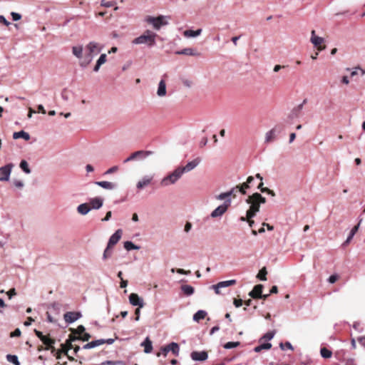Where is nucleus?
Segmentation results:
<instances>
[{
    "label": "nucleus",
    "mask_w": 365,
    "mask_h": 365,
    "mask_svg": "<svg viewBox=\"0 0 365 365\" xmlns=\"http://www.w3.org/2000/svg\"><path fill=\"white\" fill-rule=\"evenodd\" d=\"M236 283V280L235 279H230L227 281H222L220 282H218L217 284H214L211 286V288L215 290V292L217 294H220V289L225 288L229 286L233 285Z\"/></svg>",
    "instance_id": "9"
},
{
    "label": "nucleus",
    "mask_w": 365,
    "mask_h": 365,
    "mask_svg": "<svg viewBox=\"0 0 365 365\" xmlns=\"http://www.w3.org/2000/svg\"><path fill=\"white\" fill-rule=\"evenodd\" d=\"M77 339H79V337H73V338H72L71 339H68L65 344H61L62 351L64 354H67L68 351L73 348V346L72 344V341H75V340H77Z\"/></svg>",
    "instance_id": "24"
},
{
    "label": "nucleus",
    "mask_w": 365,
    "mask_h": 365,
    "mask_svg": "<svg viewBox=\"0 0 365 365\" xmlns=\"http://www.w3.org/2000/svg\"><path fill=\"white\" fill-rule=\"evenodd\" d=\"M94 183L103 189L110 190H113L117 187L116 184L108 181H96Z\"/></svg>",
    "instance_id": "22"
},
{
    "label": "nucleus",
    "mask_w": 365,
    "mask_h": 365,
    "mask_svg": "<svg viewBox=\"0 0 365 365\" xmlns=\"http://www.w3.org/2000/svg\"><path fill=\"white\" fill-rule=\"evenodd\" d=\"M153 154V152L151 150H138L134 152L135 158L138 160H143Z\"/></svg>",
    "instance_id": "20"
},
{
    "label": "nucleus",
    "mask_w": 365,
    "mask_h": 365,
    "mask_svg": "<svg viewBox=\"0 0 365 365\" xmlns=\"http://www.w3.org/2000/svg\"><path fill=\"white\" fill-rule=\"evenodd\" d=\"M7 296L9 297V299H11L16 294V290L14 288L10 289L6 292Z\"/></svg>",
    "instance_id": "52"
},
{
    "label": "nucleus",
    "mask_w": 365,
    "mask_h": 365,
    "mask_svg": "<svg viewBox=\"0 0 365 365\" xmlns=\"http://www.w3.org/2000/svg\"><path fill=\"white\" fill-rule=\"evenodd\" d=\"M123 247L128 251L140 249L139 246L134 245L131 241H125L123 244Z\"/></svg>",
    "instance_id": "35"
},
{
    "label": "nucleus",
    "mask_w": 365,
    "mask_h": 365,
    "mask_svg": "<svg viewBox=\"0 0 365 365\" xmlns=\"http://www.w3.org/2000/svg\"><path fill=\"white\" fill-rule=\"evenodd\" d=\"M181 289L187 296H190L194 293V288L191 285L184 284L181 286Z\"/></svg>",
    "instance_id": "33"
},
{
    "label": "nucleus",
    "mask_w": 365,
    "mask_h": 365,
    "mask_svg": "<svg viewBox=\"0 0 365 365\" xmlns=\"http://www.w3.org/2000/svg\"><path fill=\"white\" fill-rule=\"evenodd\" d=\"M91 343L92 347L95 348L96 346L103 344L104 339H101L94 340V341H91Z\"/></svg>",
    "instance_id": "47"
},
{
    "label": "nucleus",
    "mask_w": 365,
    "mask_h": 365,
    "mask_svg": "<svg viewBox=\"0 0 365 365\" xmlns=\"http://www.w3.org/2000/svg\"><path fill=\"white\" fill-rule=\"evenodd\" d=\"M168 19L169 16L160 15L157 17H153L151 16H147L145 19V21L153 26V29L155 30H160L162 26L168 25Z\"/></svg>",
    "instance_id": "4"
},
{
    "label": "nucleus",
    "mask_w": 365,
    "mask_h": 365,
    "mask_svg": "<svg viewBox=\"0 0 365 365\" xmlns=\"http://www.w3.org/2000/svg\"><path fill=\"white\" fill-rule=\"evenodd\" d=\"M310 41L314 46H319L324 43V39L322 37L316 36L315 31L312 30L311 32Z\"/></svg>",
    "instance_id": "21"
},
{
    "label": "nucleus",
    "mask_w": 365,
    "mask_h": 365,
    "mask_svg": "<svg viewBox=\"0 0 365 365\" xmlns=\"http://www.w3.org/2000/svg\"><path fill=\"white\" fill-rule=\"evenodd\" d=\"M20 138L24 139L25 140H30L31 137L28 133H26L24 130L14 133V134H13L14 139H19Z\"/></svg>",
    "instance_id": "30"
},
{
    "label": "nucleus",
    "mask_w": 365,
    "mask_h": 365,
    "mask_svg": "<svg viewBox=\"0 0 365 365\" xmlns=\"http://www.w3.org/2000/svg\"><path fill=\"white\" fill-rule=\"evenodd\" d=\"M192 228V224L190 222H187L185 225L184 230L185 232H189Z\"/></svg>",
    "instance_id": "62"
},
{
    "label": "nucleus",
    "mask_w": 365,
    "mask_h": 365,
    "mask_svg": "<svg viewBox=\"0 0 365 365\" xmlns=\"http://www.w3.org/2000/svg\"><path fill=\"white\" fill-rule=\"evenodd\" d=\"M90 338H91V335L88 333H84L83 336L80 339L81 340H83V341H87L89 340Z\"/></svg>",
    "instance_id": "61"
},
{
    "label": "nucleus",
    "mask_w": 365,
    "mask_h": 365,
    "mask_svg": "<svg viewBox=\"0 0 365 365\" xmlns=\"http://www.w3.org/2000/svg\"><path fill=\"white\" fill-rule=\"evenodd\" d=\"M240 345L239 341H229L224 345V348L226 349H230L235 348Z\"/></svg>",
    "instance_id": "43"
},
{
    "label": "nucleus",
    "mask_w": 365,
    "mask_h": 365,
    "mask_svg": "<svg viewBox=\"0 0 365 365\" xmlns=\"http://www.w3.org/2000/svg\"><path fill=\"white\" fill-rule=\"evenodd\" d=\"M230 205L231 200H225L223 204L219 205L211 212L210 217L212 218L222 217L226 212Z\"/></svg>",
    "instance_id": "6"
},
{
    "label": "nucleus",
    "mask_w": 365,
    "mask_h": 365,
    "mask_svg": "<svg viewBox=\"0 0 365 365\" xmlns=\"http://www.w3.org/2000/svg\"><path fill=\"white\" fill-rule=\"evenodd\" d=\"M157 34L150 30H146L140 36L133 40V44H146L148 47H153L156 44Z\"/></svg>",
    "instance_id": "3"
},
{
    "label": "nucleus",
    "mask_w": 365,
    "mask_h": 365,
    "mask_svg": "<svg viewBox=\"0 0 365 365\" xmlns=\"http://www.w3.org/2000/svg\"><path fill=\"white\" fill-rule=\"evenodd\" d=\"M190 357L193 361H204L207 359L208 354L205 351H194L191 352Z\"/></svg>",
    "instance_id": "11"
},
{
    "label": "nucleus",
    "mask_w": 365,
    "mask_h": 365,
    "mask_svg": "<svg viewBox=\"0 0 365 365\" xmlns=\"http://www.w3.org/2000/svg\"><path fill=\"white\" fill-rule=\"evenodd\" d=\"M11 15L12 16L13 21H17L20 20L21 18V15L19 13L11 12Z\"/></svg>",
    "instance_id": "49"
},
{
    "label": "nucleus",
    "mask_w": 365,
    "mask_h": 365,
    "mask_svg": "<svg viewBox=\"0 0 365 365\" xmlns=\"http://www.w3.org/2000/svg\"><path fill=\"white\" fill-rule=\"evenodd\" d=\"M153 180V175H145L143 178L138 182L136 187L139 190L144 188L149 185Z\"/></svg>",
    "instance_id": "13"
},
{
    "label": "nucleus",
    "mask_w": 365,
    "mask_h": 365,
    "mask_svg": "<svg viewBox=\"0 0 365 365\" xmlns=\"http://www.w3.org/2000/svg\"><path fill=\"white\" fill-rule=\"evenodd\" d=\"M263 285H255L253 289L250 292L249 295L254 299L262 298Z\"/></svg>",
    "instance_id": "17"
},
{
    "label": "nucleus",
    "mask_w": 365,
    "mask_h": 365,
    "mask_svg": "<svg viewBox=\"0 0 365 365\" xmlns=\"http://www.w3.org/2000/svg\"><path fill=\"white\" fill-rule=\"evenodd\" d=\"M129 302L133 306H138V308L144 307L143 298L140 297L137 294H130L129 296Z\"/></svg>",
    "instance_id": "12"
},
{
    "label": "nucleus",
    "mask_w": 365,
    "mask_h": 365,
    "mask_svg": "<svg viewBox=\"0 0 365 365\" xmlns=\"http://www.w3.org/2000/svg\"><path fill=\"white\" fill-rule=\"evenodd\" d=\"M175 54L178 55H187V56H197L198 55L197 52L191 48H186L180 51H178L175 52Z\"/></svg>",
    "instance_id": "28"
},
{
    "label": "nucleus",
    "mask_w": 365,
    "mask_h": 365,
    "mask_svg": "<svg viewBox=\"0 0 365 365\" xmlns=\"http://www.w3.org/2000/svg\"><path fill=\"white\" fill-rule=\"evenodd\" d=\"M182 84L187 88H190L192 85V82L189 79H182Z\"/></svg>",
    "instance_id": "51"
},
{
    "label": "nucleus",
    "mask_w": 365,
    "mask_h": 365,
    "mask_svg": "<svg viewBox=\"0 0 365 365\" xmlns=\"http://www.w3.org/2000/svg\"><path fill=\"white\" fill-rule=\"evenodd\" d=\"M201 160L200 158H197L192 161H190L184 167H182L185 173H187L195 168L200 163Z\"/></svg>",
    "instance_id": "18"
},
{
    "label": "nucleus",
    "mask_w": 365,
    "mask_h": 365,
    "mask_svg": "<svg viewBox=\"0 0 365 365\" xmlns=\"http://www.w3.org/2000/svg\"><path fill=\"white\" fill-rule=\"evenodd\" d=\"M135 160L134 153H133L129 157L123 160L124 163Z\"/></svg>",
    "instance_id": "56"
},
{
    "label": "nucleus",
    "mask_w": 365,
    "mask_h": 365,
    "mask_svg": "<svg viewBox=\"0 0 365 365\" xmlns=\"http://www.w3.org/2000/svg\"><path fill=\"white\" fill-rule=\"evenodd\" d=\"M14 185L16 187H19V188H22L24 187V182L21 180H14Z\"/></svg>",
    "instance_id": "55"
},
{
    "label": "nucleus",
    "mask_w": 365,
    "mask_h": 365,
    "mask_svg": "<svg viewBox=\"0 0 365 365\" xmlns=\"http://www.w3.org/2000/svg\"><path fill=\"white\" fill-rule=\"evenodd\" d=\"M157 95L163 97L166 95V84L164 80H161L158 83Z\"/></svg>",
    "instance_id": "25"
},
{
    "label": "nucleus",
    "mask_w": 365,
    "mask_h": 365,
    "mask_svg": "<svg viewBox=\"0 0 365 365\" xmlns=\"http://www.w3.org/2000/svg\"><path fill=\"white\" fill-rule=\"evenodd\" d=\"M141 346H144V351L146 354L150 353L153 350L152 341L149 339L148 337H147L144 341L142 342Z\"/></svg>",
    "instance_id": "29"
},
{
    "label": "nucleus",
    "mask_w": 365,
    "mask_h": 365,
    "mask_svg": "<svg viewBox=\"0 0 365 365\" xmlns=\"http://www.w3.org/2000/svg\"><path fill=\"white\" fill-rule=\"evenodd\" d=\"M112 247L107 245L103 254V259L106 260L112 255Z\"/></svg>",
    "instance_id": "41"
},
{
    "label": "nucleus",
    "mask_w": 365,
    "mask_h": 365,
    "mask_svg": "<svg viewBox=\"0 0 365 365\" xmlns=\"http://www.w3.org/2000/svg\"><path fill=\"white\" fill-rule=\"evenodd\" d=\"M6 357L9 362L12 363L14 365H21L16 355L7 354Z\"/></svg>",
    "instance_id": "36"
},
{
    "label": "nucleus",
    "mask_w": 365,
    "mask_h": 365,
    "mask_svg": "<svg viewBox=\"0 0 365 365\" xmlns=\"http://www.w3.org/2000/svg\"><path fill=\"white\" fill-rule=\"evenodd\" d=\"M274 336V331H269V332L266 333L264 335L263 339H265L269 341V340L273 339Z\"/></svg>",
    "instance_id": "48"
},
{
    "label": "nucleus",
    "mask_w": 365,
    "mask_h": 365,
    "mask_svg": "<svg viewBox=\"0 0 365 365\" xmlns=\"http://www.w3.org/2000/svg\"><path fill=\"white\" fill-rule=\"evenodd\" d=\"M266 275H267V270H266V268L264 267L262 269H260V271L259 272V273L257 274V277L262 281H266L267 280Z\"/></svg>",
    "instance_id": "44"
},
{
    "label": "nucleus",
    "mask_w": 365,
    "mask_h": 365,
    "mask_svg": "<svg viewBox=\"0 0 365 365\" xmlns=\"http://www.w3.org/2000/svg\"><path fill=\"white\" fill-rule=\"evenodd\" d=\"M233 304L236 307H240L242 305V300L235 299L233 302Z\"/></svg>",
    "instance_id": "57"
},
{
    "label": "nucleus",
    "mask_w": 365,
    "mask_h": 365,
    "mask_svg": "<svg viewBox=\"0 0 365 365\" xmlns=\"http://www.w3.org/2000/svg\"><path fill=\"white\" fill-rule=\"evenodd\" d=\"M361 222V220L359 221V224L356 226H354L351 230L350 231L346 241L344 242V245H347L349 244L351 240L353 239L354 236L355 235L356 232H357L359 227V225H360V222Z\"/></svg>",
    "instance_id": "31"
},
{
    "label": "nucleus",
    "mask_w": 365,
    "mask_h": 365,
    "mask_svg": "<svg viewBox=\"0 0 365 365\" xmlns=\"http://www.w3.org/2000/svg\"><path fill=\"white\" fill-rule=\"evenodd\" d=\"M107 56L106 53H102L98 59L97 60L96 64L93 68V71L98 72L100 69L101 65L104 64L106 62Z\"/></svg>",
    "instance_id": "27"
},
{
    "label": "nucleus",
    "mask_w": 365,
    "mask_h": 365,
    "mask_svg": "<svg viewBox=\"0 0 365 365\" xmlns=\"http://www.w3.org/2000/svg\"><path fill=\"white\" fill-rule=\"evenodd\" d=\"M231 192H222L220 194H219L218 195H217L215 197V198L217 200H231Z\"/></svg>",
    "instance_id": "38"
},
{
    "label": "nucleus",
    "mask_w": 365,
    "mask_h": 365,
    "mask_svg": "<svg viewBox=\"0 0 365 365\" xmlns=\"http://www.w3.org/2000/svg\"><path fill=\"white\" fill-rule=\"evenodd\" d=\"M118 169V168L117 166H113L110 168H109L108 170H107L106 172H105V175H108V174H111L115 171H117Z\"/></svg>",
    "instance_id": "53"
},
{
    "label": "nucleus",
    "mask_w": 365,
    "mask_h": 365,
    "mask_svg": "<svg viewBox=\"0 0 365 365\" xmlns=\"http://www.w3.org/2000/svg\"><path fill=\"white\" fill-rule=\"evenodd\" d=\"M122 236V230H116L109 238L108 245L113 247L118 242Z\"/></svg>",
    "instance_id": "16"
},
{
    "label": "nucleus",
    "mask_w": 365,
    "mask_h": 365,
    "mask_svg": "<svg viewBox=\"0 0 365 365\" xmlns=\"http://www.w3.org/2000/svg\"><path fill=\"white\" fill-rule=\"evenodd\" d=\"M14 165L6 164L0 168V181H8L9 180Z\"/></svg>",
    "instance_id": "7"
},
{
    "label": "nucleus",
    "mask_w": 365,
    "mask_h": 365,
    "mask_svg": "<svg viewBox=\"0 0 365 365\" xmlns=\"http://www.w3.org/2000/svg\"><path fill=\"white\" fill-rule=\"evenodd\" d=\"M91 210V207L88 203H82L77 207V212L82 215H87Z\"/></svg>",
    "instance_id": "23"
},
{
    "label": "nucleus",
    "mask_w": 365,
    "mask_h": 365,
    "mask_svg": "<svg viewBox=\"0 0 365 365\" xmlns=\"http://www.w3.org/2000/svg\"><path fill=\"white\" fill-rule=\"evenodd\" d=\"M172 173L174 175V176L178 180L182 177L183 173H185V172H184L183 169L182 168V167H178Z\"/></svg>",
    "instance_id": "42"
},
{
    "label": "nucleus",
    "mask_w": 365,
    "mask_h": 365,
    "mask_svg": "<svg viewBox=\"0 0 365 365\" xmlns=\"http://www.w3.org/2000/svg\"><path fill=\"white\" fill-rule=\"evenodd\" d=\"M281 132V129L278 126H274L273 128L267 131L265 134L264 142L269 143L276 140L277 135Z\"/></svg>",
    "instance_id": "8"
},
{
    "label": "nucleus",
    "mask_w": 365,
    "mask_h": 365,
    "mask_svg": "<svg viewBox=\"0 0 365 365\" xmlns=\"http://www.w3.org/2000/svg\"><path fill=\"white\" fill-rule=\"evenodd\" d=\"M171 351L173 355L175 356H178L180 354V346L176 342H171L165 346H162L160 348V351L156 355L157 356H160V355H163L166 356Z\"/></svg>",
    "instance_id": "5"
},
{
    "label": "nucleus",
    "mask_w": 365,
    "mask_h": 365,
    "mask_svg": "<svg viewBox=\"0 0 365 365\" xmlns=\"http://www.w3.org/2000/svg\"><path fill=\"white\" fill-rule=\"evenodd\" d=\"M272 347V344L269 342L262 343L256 347H255L254 351L255 352H260L262 349H269Z\"/></svg>",
    "instance_id": "34"
},
{
    "label": "nucleus",
    "mask_w": 365,
    "mask_h": 365,
    "mask_svg": "<svg viewBox=\"0 0 365 365\" xmlns=\"http://www.w3.org/2000/svg\"><path fill=\"white\" fill-rule=\"evenodd\" d=\"M83 51V47L82 45H77L72 47V53L74 56L79 59L80 63H82V61L84 58Z\"/></svg>",
    "instance_id": "15"
},
{
    "label": "nucleus",
    "mask_w": 365,
    "mask_h": 365,
    "mask_svg": "<svg viewBox=\"0 0 365 365\" xmlns=\"http://www.w3.org/2000/svg\"><path fill=\"white\" fill-rule=\"evenodd\" d=\"M81 317V312H67L64 314L63 318L67 324H71Z\"/></svg>",
    "instance_id": "10"
},
{
    "label": "nucleus",
    "mask_w": 365,
    "mask_h": 365,
    "mask_svg": "<svg viewBox=\"0 0 365 365\" xmlns=\"http://www.w3.org/2000/svg\"><path fill=\"white\" fill-rule=\"evenodd\" d=\"M45 345L47 346L46 349H49L51 348H53V345L55 343V341L53 339H51L48 338V336H45L42 340H41Z\"/></svg>",
    "instance_id": "37"
},
{
    "label": "nucleus",
    "mask_w": 365,
    "mask_h": 365,
    "mask_svg": "<svg viewBox=\"0 0 365 365\" xmlns=\"http://www.w3.org/2000/svg\"><path fill=\"white\" fill-rule=\"evenodd\" d=\"M358 341L360 343V344L365 347V336H361L358 338Z\"/></svg>",
    "instance_id": "63"
},
{
    "label": "nucleus",
    "mask_w": 365,
    "mask_h": 365,
    "mask_svg": "<svg viewBox=\"0 0 365 365\" xmlns=\"http://www.w3.org/2000/svg\"><path fill=\"white\" fill-rule=\"evenodd\" d=\"M114 361L106 360L101 363V365H114Z\"/></svg>",
    "instance_id": "64"
},
{
    "label": "nucleus",
    "mask_w": 365,
    "mask_h": 365,
    "mask_svg": "<svg viewBox=\"0 0 365 365\" xmlns=\"http://www.w3.org/2000/svg\"><path fill=\"white\" fill-rule=\"evenodd\" d=\"M246 202L250 205V208L247 211V217L248 219H251L255 216L257 212H259L260 204L266 202V199L259 193L256 192L250 195L247 198Z\"/></svg>",
    "instance_id": "2"
},
{
    "label": "nucleus",
    "mask_w": 365,
    "mask_h": 365,
    "mask_svg": "<svg viewBox=\"0 0 365 365\" xmlns=\"http://www.w3.org/2000/svg\"><path fill=\"white\" fill-rule=\"evenodd\" d=\"M178 181L177 178L171 173L167 176L164 177L161 180V185L163 186H168L170 185L175 184Z\"/></svg>",
    "instance_id": "19"
},
{
    "label": "nucleus",
    "mask_w": 365,
    "mask_h": 365,
    "mask_svg": "<svg viewBox=\"0 0 365 365\" xmlns=\"http://www.w3.org/2000/svg\"><path fill=\"white\" fill-rule=\"evenodd\" d=\"M20 168L22 169V170L26 173V174H29L31 173V170L29 167V164L25 160H23L21 161L20 163Z\"/></svg>",
    "instance_id": "40"
},
{
    "label": "nucleus",
    "mask_w": 365,
    "mask_h": 365,
    "mask_svg": "<svg viewBox=\"0 0 365 365\" xmlns=\"http://www.w3.org/2000/svg\"><path fill=\"white\" fill-rule=\"evenodd\" d=\"M102 48L103 46L100 45V43L95 41L89 42L85 47L84 58L82 63H80V66L83 68L87 67L93 61V58L101 53Z\"/></svg>",
    "instance_id": "1"
},
{
    "label": "nucleus",
    "mask_w": 365,
    "mask_h": 365,
    "mask_svg": "<svg viewBox=\"0 0 365 365\" xmlns=\"http://www.w3.org/2000/svg\"><path fill=\"white\" fill-rule=\"evenodd\" d=\"M84 331L85 327L83 325H79L73 332L77 334H81L84 332Z\"/></svg>",
    "instance_id": "50"
},
{
    "label": "nucleus",
    "mask_w": 365,
    "mask_h": 365,
    "mask_svg": "<svg viewBox=\"0 0 365 365\" xmlns=\"http://www.w3.org/2000/svg\"><path fill=\"white\" fill-rule=\"evenodd\" d=\"M279 346L282 350H284L285 349H290V350L294 349L292 344L289 341H286L284 344L280 343Z\"/></svg>",
    "instance_id": "46"
},
{
    "label": "nucleus",
    "mask_w": 365,
    "mask_h": 365,
    "mask_svg": "<svg viewBox=\"0 0 365 365\" xmlns=\"http://www.w3.org/2000/svg\"><path fill=\"white\" fill-rule=\"evenodd\" d=\"M250 185L247 183L244 182L241 185L237 186V190L240 191L242 194H245V190L249 188Z\"/></svg>",
    "instance_id": "45"
},
{
    "label": "nucleus",
    "mask_w": 365,
    "mask_h": 365,
    "mask_svg": "<svg viewBox=\"0 0 365 365\" xmlns=\"http://www.w3.org/2000/svg\"><path fill=\"white\" fill-rule=\"evenodd\" d=\"M0 23H2L6 26H9L10 24V23L6 19V18L1 15H0Z\"/></svg>",
    "instance_id": "58"
},
{
    "label": "nucleus",
    "mask_w": 365,
    "mask_h": 365,
    "mask_svg": "<svg viewBox=\"0 0 365 365\" xmlns=\"http://www.w3.org/2000/svg\"><path fill=\"white\" fill-rule=\"evenodd\" d=\"M329 282L331 283V284H333L334 283L336 280H337V275H335V274H332L329 277Z\"/></svg>",
    "instance_id": "59"
},
{
    "label": "nucleus",
    "mask_w": 365,
    "mask_h": 365,
    "mask_svg": "<svg viewBox=\"0 0 365 365\" xmlns=\"http://www.w3.org/2000/svg\"><path fill=\"white\" fill-rule=\"evenodd\" d=\"M103 205V198L101 197H96L89 200V205L91 209L98 210Z\"/></svg>",
    "instance_id": "14"
},
{
    "label": "nucleus",
    "mask_w": 365,
    "mask_h": 365,
    "mask_svg": "<svg viewBox=\"0 0 365 365\" xmlns=\"http://www.w3.org/2000/svg\"><path fill=\"white\" fill-rule=\"evenodd\" d=\"M201 33H202L201 29H198L196 31L189 29V30H185L183 32V36L186 38H194V37H197V36H200L201 34Z\"/></svg>",
    "instance_id": "26"
},
{
    "label": "nucleus",
    "mask_w": 365,
    "mask_h": 365,
    "mask_svg": "<svg viewBox=\"0 0 365 365\" xmlns=\"http://www.w3.org/2000/svg\"><path fill=\"white\" fill-rule=\"evenodd\" d=\"M207 316V312L205 310H198L193 316V320L195 322H199Z\"/></svg>",
    "instance_id": "32"
},
{
    "label": "nucleus",
    "mask_w": 365,
    "mask_h": 365,
    "mask_svg": "<svg viewBox=\"0 0 365 365\" xmlns=\"http://www.w3.org/2000/svg\"><path fill=\"white\" fill-rule=\"evenodd\" d=\"M36 335L38 336V338L40 340H42L45 337V336L43 334V333L40 331H38L36 329L34 330Z\"/></svg>",
    "instance_id": "60"
},
{
    "label": "nucleus",
    "mask_w": 365,
    "mask_h": 365,
    "mask_svg": "<svg viewBox=\"0 0 365 365\" xmlns=\"http://www.w3.org/2000/svg\"><path fill=\"white\" fill-rule=\"evenodd\" d=\"M21 335V331L19 329H16L14 331L11 333V337H16Z\"/></svg>",
    "instance_id": "54"
},
{
    "label": "nucleus",
    "mask_w": 365,
    "mask_h": 365,
    "mask_svg": "<svg viewBox=\"0 0 365 365\" xmlns=\"http://www.w3.org/2000/svg\"><path fill=\"white\" fill-rule=\"evenodd\" d=\"M321 356L324 359H329L331 358L332 356V352L329 349L324 347L322 348L320 350Z\"/></svg>",
    "instance_id": "39"
}]
</instances>
